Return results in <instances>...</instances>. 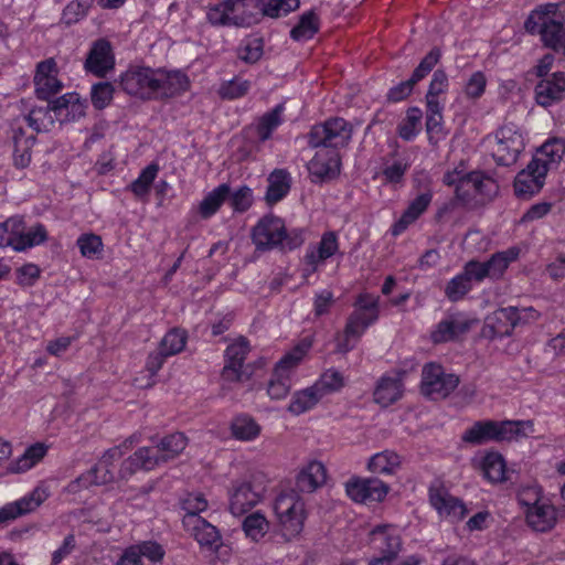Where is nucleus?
Listing matches in <instances>:
<instances>
[{
    "label": "nucleus",
    "instance_id": "680f3d73",
    "mask_svg": "<svg viewBox=\"0 0 565 565\" xmlns=\"http://www.w3.org/2000/svg\"><path fill=\"white\" fill-rule=\"evenodd\" d=\"M231 17V0L220 2L206 12V19L213 25H233Z\"/></svg>",
    "mask_w": 565,
    "mask_h": 565
},
{
    "label": "nucleus",
    "instance_id": "0e129e2a",
    "mask_svg": "<svg viewBox=\"0 0 565 565\" xmlns=\"http://www.w3.org/2000/svg\"><path fill=\"white\" fill-rule=\"evenodd\" d=\"M565 153V142L554 139L545 142L540 150V154L535 158H543L547 161V170L550 164L558 163Z\"/></svg>",
    "mask_w": 565,
    "mask_h": 565
},
{
    "label": "nucleus",
    "instance_id": "20e7f679",
    "mask_svg": "<svg viewBox=\"0 0 565 565\" xmlns=\"http://www.w3.org/2000/svg\"><path fill=\"white\" fill-rule=\"evenodd\" d=\"M132 444L134 437H129L121 445L106 450L94 467L68 484V491L77 492L82 488H88L93 484L99 486L113 482L115 480L114 463L122 458Z\"/></svg>",
    "mask_w": 565,
    "mask_h": 565
},
{
    "label": "nucleus",
    "instance_id": "4be33fe9",
    "mask_svg": "<svg viewBox=\"0 0 565 565\" xmlns=\"http://www.w3.org/2000/svg\"><path fill=\"white\" fill-rule=\"evenodd\" d=\"M35 93L39 99L49 100L61 92L63 84L57 78V68L54 58L42 61L36 66L34 75Z\"/></svg>",
    "mask_w": 565,
    "mask_h": 565
},
{
    "label": "nucleus",
    "instance_id": "6e6552de",
    "mask_svg": "<svg viewBox=\"0 0 565 565\" xmlns=\"http://www.w3.org/2000/svg\"><path fill=\"white\" fill-rule=\"evenodd\" d=\"M495 146L492 156L499 166L509 167L516 162L524 149V138L519 128L510 122L503 125L495 132Z\"/></svg>",
    "mask_w": 565,
    "mask_h": 565
},
{
    "label": "nucleus",
    "instance_id": "864d4df0",
    "mask_svg": "<svg viewBox=\"0 0 565 565\" xmlns=\"http://www.w3.org/2000/svg\"><path fill=\"white\" fill-rule=\"evenodd\" d=\"M313 386L317 387L318 393L323 397L326 394L340 391L344 386V377L341 372L329 369L321 374Z\"/></svg>",
    "mask_w": 565,
    "mask_h": 565
},
{
    "label": "nucleus",
    "instance_id": "412c9836",
    "mask_svg": "<svg viewBox=\"0 0 565 565\" xmlns=\"http://www.w3.org/2000/svg\"><path fill=\"white\" fill-rule=\"evenodd\" d=\"M184 530L202 546L217 551L222 545L220 531L202 516H188L182 519Z\"/></svg>",
    "mask_w": 565,
    "mask_h": 565
},
{
    "label": "nucleus",
    "instance_id": "423d86ee",
    "mask_svg": "<svg viewBox=\"0 0 565 565\" xmlns=\"http://www.w3.org/2000/svg\"><path fill=\"white\" fill-rule=\"evenodd\" d=\"M352 125L341 117H334L311 127L308 143L312 148L334 149L347 147L352 138Z\"/></svg>",
    "mask_w": 565,
    "mask_h": 565
},
{
    "label": "nucleus",
    "instance_id": "8fccbe9b",
    "mask_svg": "<svg viewBox=\"0 0 565 565\" xmlns=\"http://www.w3.org/2000/svg\"><path fill=\"white\" fill-rule=\"evenodd\" d=\"M423 113L418 107H411L405 119L398 126V135L402 139L409 141L418 134L422 124Z\"/></svg>",
    "mask_w": 565,
    "mask_h": 565
},
{
    "label": "nucleus",
    "instance_id": "f03ea898",
    "mask_svg": "<svg viewBox=\"0 0 565 565\" xmlns=\"http://www.w3.org/2000/svg\"><path fill=\"white\" fill-rule=\"evenodd\" d=\"M533 427L531 420H478L465 430L461 439L471 445L510 441L527 437L534 431Z\"/></svg>",
    "mask_w": 565,
    "mask_h": 565
},
{
    "label": "nucleus",
    "instance_id": "09e8293b",
    "mask_svg": "<svg viewBox=\"0 0 565 565\" xmlns=\"http://www.w3.org/2000/svg\"><path fill=\"white\" fill-rule=\"evenodd\" d=\"M299 0H262V19L285 17L299 8Z\"/></svg>",
    "mask_w": 565,
    "mask_h": 565
},
{
    "label": "nucleus",
    "instance_id": "774afa93",
    "mask_svg": "<svg viewBox=\"0 0 565 565\" xmlns=\"http://www.w3.org/2000/svg\"><path fill=\"white\" fill-rule=\"evenodd\" d=\"M227 199H230L231 206L234 211L245 212L249 209L253 202L252 190L246 185L241 186L235 192L230 193Z\"/></svg>",
    "mask_w": 565,
    "mask_h": 565
},
{
    "label": "nucleus",
    "instance_id": "de8ad7c7",
    "mask_svg": "<svg viewBox=\"0 0 565 565\" xmlns=\"http://www.w3.org/2000/svg\"><path fill=\"white\" fill-rule=\"evenodd\" d=\"M47 239V232L43 224L36 223L35 225L31 226L30 228H26L24 226L21 239L19 241L18 245H15V252H23L29 248H32L36 245H40L44 243Z\"/></svg>",
    "mask_w": 565,
    "mask_h": 565
},
{
    "label": "nucleus",
    "instance_id": "052dcab7",
    "mask_svg": "<svg viewBox=\"0 0 565 565\" xmlns=\"http://www.w3.org/2000/svg\"><path fill=\"white\" fill-rule=\"evenodd\" d=\"M81 254L87 258H98L103 252V242L100 236L89 233L83 234L76 242Z\"/></svg>",
    "mask_w": 565,
    "mask_h": 565
},
{
    "label": "nucleus",
    "instance_id": "f704fd0d",
    "mask_svg": "<svg viewBox=\"0 0 565 565\" xmlns=\"http://www.w3.org/2000/svg\"><path fill=\"white\" fill-rule=\"evenodd\" d=\"M188 439L183 433H173L161 438L154 447L162 465L175 459L186 447Z\"/></svg>",
    "mask_w": 565,
    "mask_h": 565
},
{
    "label": "nucleus",
    "instance_id": "0eeeda50",
    "mask_svg": "<svg viewBox=\"0 0 565 565\" xmlns=\"http://www.w3.org/2000/svg\"><path fill=\"white\" fill-rule=\"evenodd\" d=\"M370 545L379 555L370 558L367 565H388L397 558L403 541L395 526L384 524L370 532Z\"/></svg>",
    "mask_w": 565,
    "mask_h": 565
},
{
    "label": "nucleus",
    "instance_id": "a18cd8bd",
    "mask_svg": "<svg viewBox=\"0 0 565 565\" xmlns=\"http://www.w3.org/2000/svg\"><path fill=\"white\" fill-rule=\"evenodd\" d=\"M319 19L313 11L306 12L301 15L297 25L290 31V36L295 41H306L318 32Z\"/></svg>",
    "mask_w": 565,
    "mask_h": 565
},
{
    "label": "nucleus",
    "instance_id": "bb28decb",
    "mask_svg": "<svg viewBox=\"0 0 565 565\" xmlns=\"http://www.w3.org/2000/svg\"><path fill=\"white\" fill-rule=\"evenodd\" d=\"M471 323L460 315H450L439 321L430 334L434 343H444L457 339L469 331Z\"/></svg>",
    "mask_w": 565,
    "mask_h": 565
},
{
    "label": "nucleus",
    "instance_id": "7ed1b4c3",
    "mask_svg": "<svg viewBox=\"0 0 565 565\" xmlns=\"http://www.w3.org/2000/svg\"><path fill=\"white\" fill-rule=\"evenodd\" d=\"M539 318V312L533 308L505 307L488 315L484 319L481 337L488 340L510 337L513 330Z\"/></svg>",
    "mask_w": 565,
    "mask_h": 565
},
{
    "label": "nucleus",
    "instance_id": "bf43d9fd",
    "mask_svg": "<svg viewBox=\"0 0 565 565\" xmlns=\"http://www.w3.org/2000/svg\"><path fill=\"white\" fill-rule=\"evenodd\" d=\"M250 88V82L236 77L224 82L218 88V95L224 99H236L245 96Z\"/></svg>",
    "mask_w": 565,
    "mask_h": 565
},
{
    "label": "nucleus",
    "instance_id": "7c9ffc66",
    "mask_svg": "<svg viewBox=\"0 0 565 565\" xmlns=\"http://www.w3.org/2000/svg\"><path fill=\"white\" fill-rule=\"evenodd\" d=\"M339 249L338 238L334 232H326L318 246L309 247L305 255L307 265L311 266V271H316L318 266L328 258L332 257Z\"/></svg>",
    "mask_w": 565,
    "mask_h": 565
},
{
    "label": "nucleus",
    "instance_id": "49530a36",
    "mask_svg": "<svg viewBox=\"0 0 565 565\" xmlns=\"http://www.w3.org/2000/svg\"><path fill=\"white\" fill-rule=\"evenodd\" d=\"M49 447L43 443H35L28 447L24 454L15 461L14 471L24 472L33 468L46 455Z\"/></svg>",
    "mask_w": 565,
    "mask_h": 565
},
{
    "label": "nucleus",
    "instance_id": "72a5a7b5",
    "mask_svg": "<svg viewBox=\"0 0 565 565\" xmlns=\"http://www.w3.org/2000/svg\"><path fill=\"white\" fill-rule=\"evenodd\" d=\"M267 181L266 201L268 204H276L282 200L291 186L290 173L285 169H275Z\"/></svg>",
    "mask_w": 565,
    "mask_h": 565
},
{
    "label": "nucleus",
    "instance_id": "ea45409f",
    "mask_svg": "<svg viewBox=\"0 0 565 565\" xmlns=\"http://www.w3.org/2000/svg\"><path fill=\"white\" fill-rule=\"evenodd\" d=\"M401 465L399 456L392 450H384L371 457L367 468L373 473L393 475Z\"/></svg>",
    "mask_w": 565,
    "mask_h": 565
},
{
    "label": "nucleus",
    "instance_id": "393cba45",
    "mask_svg": "<svg viewBox=\"0 0 565 565\" xmlns=\"http://www.w3.org/2000/svg\"><path fill=\"white\" fill-rule=\"evenodd\" d=\"M162 465L154 447H141L121 462L119 478L128 479L138 470L150 471Z\"/></svg>",
    "mask_w": 565,
    "mask_h": 565
},
{
    "label": "nucleus",
    "instance_id": "a878e982",
    "mask_svg": "<svg viewBox=\"0 0 565 565\" xmlns=\"http://www.w3.org/2000/svg\"><path fill=\"white\" fill-rule=\"evenodd\" d=\"M565 96V73L556 72L542 78L535 86L536 103L548 107L562 100Z\"/></svg>",
    "mask_w": 565,
    "mask_h": 565
},
{
    "label": "nucleus",
    "instance_id": "a211bd4d",
    "mask_svg": "<svg viewBox=\"0 0 565 565\" xmlns=\"http://www.w3.org/2000/svg\"><path fill=\"white\" fill-rule=\"evenodd\" d=\"M284 221L274 215H266L258 221L252 232V239L257 250H269L282 242Z\"/></svg>",
    "mask_w": 565,
    "mask_h": 565
},
{
    "label": "nucleus",
    "instance_id": "4c0bfd02",
    "mask_svg": "<svg viewBox=\"0 0 565 565\" xmlns=\"http://www.w3.org/2000/svg\"><path fill=\"white\" fill-rule=\"evenodd\" d=\"M231 186L226 183L220 184L201 201L199 213L203 218L214 215L223 202L230 196Z\"/></svg>",
    "mask_w": 565,
    "mask_h": 565
},
{
    "label": "nucleus",
    "instance_id": "79ce46f5",
    "mask_svg": "<svg viewBox=\"0 0 565 565\" xmlns=\"http://www.w3.org/2000/svg\"><path fill=\"white\" fill-rule=\"evenodd\" d=\"M520 249L516 247L494 253L489 260L484 262L490 273V278L498 279L507 270L509 265L516 260Z\"/></svg>",
    "mask_w": 565,
    "mask_h": 565
},
{
    "label": "nucleus",
    "instance_id": "6ab92c4d",
    "mask_svg": "<svg viewBox=\"0 0 565 565\" xmlns=\"http://www.w3.org/2000/svg\"><path fill=\"white\" fill-rule=\"evenodd\" d=\"M49 493L45 488L36 487L21 499L4 504L0 508V529L19 516L36 510L46 499Z\"/></svg>",
    "mask_w": 565,
    "mask_h": 565
},
{
    "label": "nucleus",
    "instance_id": "603ef678",
    "mask_svg": "<svg viewBox=\"0 0 565 565\" xmlns=\"http://www.w3.org/2000/svg\"><path fill=\"white\" fill-rule=\"evenodd\" d=\"M484 477L491 482H502L505 475V462L499 454H488L482 463Z\"/></svg>",
    "mask_w": 565,
    "mask_h": 565
},
{
    "label": "nucleus",
    "instance_id": "f8f14e48",
    "mask_svg": "<svg viewBox=\"0 0 565 565\" xmlns=\"http://www.w3.org/2000/svg\"><path fill=\"white\" fill-rule=\"evenodd\" d=\"M264 486L250 479L235 481L230 490V511L233 515H242L254 508L262 499Z\"/></svg>",
    "mask_w": 565,
    "mask_h": 565
},
{
    "label": "nucleus",
    "instance_id": "b1692460",
    "mask_svg": "<svg viewBox=\"0 0 565 565\" xmlns=\"http://www.w3.org/2000/svg\"><path fill=\"white\" fill-rule=\"evenodd\" d=\"M444 183L455 186V193L459 201L470 207L479 205L477 195L476 171L462 173L454 170L444 175Z\"/></svg>",
    "mask_w": 565,
    "mask_h": 565
},
{
    "label": "nucleus",
    "instance_id": "c756f323",
    "mask_svg": "<svg viewBox=\"0 0 565 565\" xmlns=\"http://www.w3.org/2000/svg\"><path fill=\"white\" fill-rule=\"evenodd\" d=\"M327 469L322 462L312 460L305 466L296 478V487L300 492L312 493L326 483Z\"/></svg>",
    "mask_w": 565,
    "mask_h": 565
},
{
    "label": "nucleus",
    "instance_id": "2f4dec72",
    "mask_svg": "<svg viewBox=\"0 0 565 565\" xmlns=\"http://www.w3.org/2000/svg\"><path fill=\"white\" fill-rule=\"evenodd\" d=\"M525 518L529 526L539 532L552 530L557 520L556 509L544 500L540 504L525 510Z\"/></svg>",
    "mask_w": 565,
    "mask_h": 565
},
{
    "label": "nucleus",
    "instance_id": "3c124183",
    "mask_svg": "<svg viewBox=\"0 0 565 565\" xmlns=\"http://www.w3.org/2000/svg\"><path fill=\"white\" fill-rule=\"evenodd\" d=\"M269 523L259 512H254L243 521V530L247 537L258 542L268 532Z\"/></svg>",
    "mask_w": 565,
    "mask_h": 565
},
{
    "label": "nucleus",
    "instance_id": "f257e3e1",
    "mask_svg": "<svg viewBox=\"0 0 565 565\" xmlns=\"http://www.w3.org/2000/svg\"><path fill=\"white\" fill-rule=\"evenodd\" d=\"M190 82L181 71L131 66L120 76V87L142 100L167 99L188 90Z\"/></svg>",
    "mask_w": 565,
    "mask_h": 565
},
{
    "label": "nucleus",
    "instance_id": "a19ab883",
    "mask_svg": "<svg viewBox=\"0 0 565 565\" xmlns=\"http://www.w3.org/2000/svg\"><path fill=\"white\" fill-rule=\"evenodd\" d=\"M321 398V394L312 385L292 395L288 411L294 415H300L312 409Z\"/></svg>",
    "mask_w": 565,
    "mask_h": 565
},
{
    "label": "nucleus",
    "instance_id": "5fc2aeb1",
    "mask_svg": "<svg viewBox=\"0 0 565 565\" xmlns=\"http://www.w3.org/2000/svg\"><path fill=\"white\" fill-rule=\"evenodd\" d=\"M186 343V332L181 329L170 330L161 340L159 349L171 356L180 353Z\"/></svg>",
    "mask_w": 565,
    "mask_h": 565
},
{
    "label": "nucleus",
    "instance_id": "9b49d317",
    "mask_svg": "<svg viewBox=\"0 0 565 565\" xmlns=\"http://www.w3.org/2000/svg\"><path fill=\"white\" fill-rule=\"evenodd\" d=\"M546 174L547 161L543 158H533L514 179L515 195L520 199H530L539 193L544 186Z\"/></svg>",
    "mask_w": 565,
    "mask_h": 565
},
{
    "label": "nucleus",
    "instance_id": "c03bdc74",
    "mask_svg": "<svg viewBox=\"0 0 565 565\" xmlns=\"http://www.w3.org/2000/svg\"><path fill=\"white\" fill-rule=\"evenodd\" d=\"M281 111L282 106L278 105L258 119L255 130L260 142L268 140L271 137L273 131L281 124Z\"/></svg>",
    "mask_w": 565,
    "mask_h": 565
},
{
    "label": "nucleus",
    "instance_id": "dca6fc26",
    "mask_svg": "<svg viewBox=\"0 0 565 565\" xmlns=\"http://www.w3.org/2000/svg\"><path fill=\"white\" fill-rule=\"evenodd\" d=\"M429 503L437 511V513L451 522L461 521L468 510L465 503L457 497H454L440 483L435 482L428 489Z\"/></svg>",
    "mask_w": 565,
    "mask_h": 565
},
{
    "label": "nucleus",
    "instance_id": "69168bd1",
    "mask_svg": "<svg viewBox=\"0 0 565 565\" xmlns=\"http://www.w3.org/2000/svg\"><path fill=\"white\" fill-rule=\"evenodd\" d=\"M114 87L109 82H100L92 87L90 99L96 109H104L113 99Z\"/></svg>",
    "mask_w": 565,
    "mask_h": 565
},
{
    "label": "nucleus",
    "instance_id": "13d9d810",
    "mask_svg": "<svg viewBox=\"0 0 565 565\" xmlns=\"http://www.w3.org/2000/svg\"><path fill=\"white\" fill-rule=\"evenodd\" d=\"M471 287L468 277L462 271L450 279L445 288V295L450 301H458L471 290Z\"/></svg>",
    "mask_w": 565,
    "mask_h": 565
},
{
    "label": "nucleus",
    "instance_id": "aec40b11",
    "mask_svg": "<svg viewBox=\"0 0 565 565\" xmlns=\"http://www.w3.org/2000/svg\"><path fill=\"white\" fill-rule=\"evenodd\" d=\"M249 352V342L241 337L225 350V364L222 370V379L225 382H243L249 377L243 370L244 361Z\"/></svg>",
    "mask_w": 565,
    "mask_h": 565
},
{
    "label": "nucleus",
    "instance_id": "37998d69",
    "mask_svg": "<svg viewBox=\"0 0 565 565\" xmlns=\"http://www.w3.org/2000/svg\"><path fill=\"white\" fill-rule=\"evenodd\" d=\"M232 435L238 440H253L260 434V426L249 415L236 416L231 424Z\"/></svg>",
    "mask_w": 565,
    "mask_h": 565
},
{
    "label": "nucleus",
    "instance_id": "9d476101",
    "mask_svg": "<svg viewBox=\"0 0 565 565\" xmlns=\"http://www.w3.org/2000/svg\"><path fill=\"white\" fill-rule=\"evenodd\" d=\"M275 511L279 516L284 535L288 539L297 536L303 527L305 503L295 495H280L276 500Z\"/></svg>",
    "mask_w": 565,
    "mask_h": 565
},
{
    "label": "nucleus",
    "instance_id": "39448f33",
    "mask_svg": "<svg viewBox=\"0 0 565 565\" xmlns=\"http://www.w3.org/2000/svg\"><path fill=\"white\" fill-rule=\"evenodd\" d=\"M310 347L311 341L303 339L276 364L267 386V393L271 399L279 401L289 394L291 388L290 372L302 360Z\"/></svg>",
    "mask_w": 565,
    "mask_h": 565
},
{
    "label": "nucleus",
    "instance_id": "338daca9",
    "mask_svg": "<svg viewBox=\"0 0 565 565\" xmlns=\"http://www.w3.org/2000/svg\"><path fill=\"white\" fill-rule=\"evenodd\" d=\"M130 547L139 558L143 556L153 563L162 561L164 556L163 547L154 541H143Z\"/></svg>",
    "mask_w": 565,
    "mask_h": 565
},
{
    "label": "nucleus",
    "instance_id": "cd10ccee",
    "mask_svg": "<svg viewBox=\"0 0 565 565\" xmlns=\"http://www.w3.org/2000/svg\"><path fill=\"white\" fill-rule=\"evenodd\" d=\"M86 106L77 93H66L53 100V113L57 115L61 124L82 118Z\"/></svg>",
    "mask_w": 565,
    "mask_h": 565
},
{
    "label": "nucleus",
    "instance_id": "c85d7f7f",
    "mask_svg": "<svg viewBox=\"0 0 565 565\" xmlns=\"http://www.w3.org/2000/svg\"><path fill=\"white\" fill-rule=\"evenodd\" d=\"M232 23L250 26L262 20V0H231Z\"/></svg>",
    "mask_w": 565,
    "mask_h": 565
},
{
    "label": "nucleus",
    "instance_id": "473e14b6",
    "mask_svg": "<svg viewBox=\"0 0 565 565\" xmlns=\"http://www.w3.org/2000/svg\"><path fill=\"white\" fill-rule=\"evenodd\" d=\"M433 195L425 192L417 195L404 211L399 220L393 225L392 234L397 236L402 234L411 224H413L429 206Z\"/></svg>",
    "mask_w": 565,
    "mask_h": 565
},
{
    "label": "nucleus",
    "instance_id": "e2e57ef3",
    "mask_svg": "<svg viewBox=\"0 0 565 565\" xmlns=\"http://www.w3.org/2000/svg\"><path fill=\"white\" fill-rule=\"evenodd\" d=\"M516 498L525 510H530L545 500L542 497V489L537 484L520 486Z\"/></svg>",
    "mask_w": 565,
    "mask_h": 565
},
{
    "label": "nucleus",
    "instance_id": "5701e85b",
    "mask_svg": "<svg viewBox=\"0 0 565 565\" xmlns=\"http://www.w3.org/2000/svg\"><path fill=\"white\" fill-rule=\"evenodd\" d=\"M114 66L115 57L110 43L104 39L95 41L84 63L86 72L105 77Z\"/></svg>",
    "mask_w": 565,
    "mask_h": 565
},
{
    "label": "nucleus",
    "instance_id": "4d7b16f0",
    "mask_svg": "<svg viewBox=\"0 0 565 565\" xmlns=\"http://www.w3.org/2000/svg\"><path fill=\"white\" fill-rule=\"evenodd\" d=\"M477 195L479 205L490 202L499 192L498 183L480 171H476Z\"/></svg>",
    "mask_w": 565,
    "mask_h": 565
},
{
    "label": "nucleus",
    "instance_id": "58836bf2",
    "mask_svg": "<svg viewBox=\"0 0 565 565\" xmlns=\"http://www.w3.org/2000/svg\"><path fill=\"white\" fill-rule=\"evenodd\" d=\"M24 226L25 222L21 216H12L0 223V247H12L15 249Z\"/></svg>",
    "mask_w": 565,
    "mask_h": 565
},
{
    "label": "nucleus",
    "instance_id": "c9c22d12",
    "mask_svg": "<svg viewBox=\"0 0 565 565\" xmlns=\"http://www.w3.org/2000/svg\"><path fill=\"white\" fill-rule=\"evenodd\" d=\"M24 120L28 122L29 127L38 134L50 131L54 124L58 121L57 115L53 113V100L45 107L32 108L29 114L24 116Z\"/></svg>",
    "mask_w": 565,
    "mask_h": 565
},
{
    "label": "nucleus",
    "instance_id": "f3484780",
    "mask_svg": "<svg viewBox=\"0 0 565 565\" xmlns=\"http://www.w3.org/2000/svg\"><path fill=\"white\" fill-rule=\"evenodd\" d=\"M388 490V486L377 478L354 477L345 483L348 497L358 503L381 502Z\"/></svg>",
    "mask_w": 565,
    "mask_h": 565
},
{
    "label": "nucleus",
    "instance_id": "4468645a",
    "mask_svg": "<svg viewBox=\"0 0 565 565\" xmlns=\"http://www.w3.org/2000/svg\"><path fill=\"white\" fill-rule=\"evenodd\" d=\"M441 57V51L438 47H433L419 62L418 66L414 70L412 76L407 81H403L393 86L387 93V100L398 103L407 98L414 86L424 79L437 65Z\"/></svg>",
    "mask_w": 565,
    "mask_h": 565
},
{
    "label": "nucleus",
    "instance_id": "ddd939ff",
    "mask_svg": "<svg viewBox=\"0 0 565 565\" xmlns=\"http://www.w3.org/2000/svg\"><path fill=\"white\" fill-rule=\"evenodd\" d=\"M563 25V15L558 3H545L533 10L527 17L524 26L532 34H540L542 41L547 40V34L559 31Z\"/></svg>",
    "mask_w": 565,
    "mask_h": 565
},
{
    "label": "nucleus",
    "instance_id": "e433bc0d",
    "mask_svg": "<svg viewBox=\"0 0 565 565\" xmlns=\"http://www.w3.org/2000/svg\"><path fill=\"white\" fill-rule=\"evenodd\" d=\"M402 382L395 377H382L377 383L373 396L375 403L387 407L402 397Z\"/></svg>",
    "mask_w": 565,
    "mask_h": 565
},
{
    "label": "nucleus",
    "instance_id": "6e6d98bb",
    "mask_svg": "<svg viewBox=\"0 0 565 565\" xmlns=\"http://www.w3.org/2000/svg\"><path fill=\"white\" fill-rule=\"evenodd\" d=\"M376 320H374V315L370 317L364 315V311L354 310L348 318L344 333L347 337H354L359 339L366 328L373 324Z\"/></svg>",
    "mask_w": 565,
    "mask_h": 565
},
{
    "label": "nucleus",
    "instance_id": "2eb2a0df",
    "mask_svg": "<svg viewBox=\"0 0 565 565\" xmlns=\"http://www.w3.org/2000/svg\"><path fill=\"white\" fill-rule=\"evenodd\" d=\"M309 178L313 183H326L334 180L341 171V157L338 150L320 149L308 162Z\"/></svg>",
    "mask_w": 565,
    "mask_h": 565
},
{
    "label": "nucleus",
    "instance_id": "1a4fd4ad",
    "mask_svg": "<svg viewBox=\"0 0 565 565\" xmlns=\"http://www.w3.org/2000/svg\"><path fill=\"white\" fill-rule=\"evenodd\" d=\"M459 384V377L445 373L444 367L437 363H427L422 370L420 390L425 396L447 397Z\"/></svg>",
    "mask_w": 565,
    "mask_h": 565
}]
</instances>
